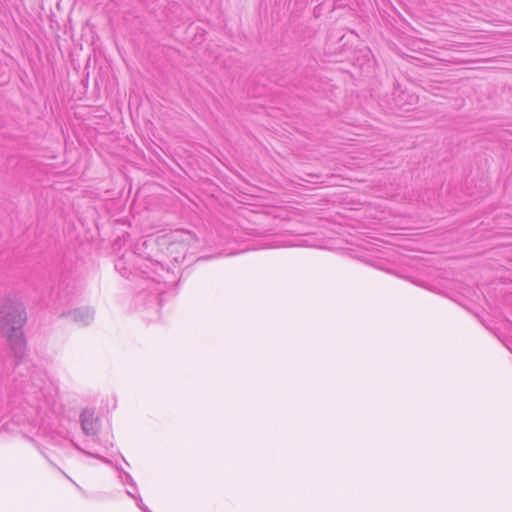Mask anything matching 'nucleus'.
Instances as JSON below:
<instances>
[{"label":"nucleus","instance_id":"nucleus-1","mask_svg":"<svg viewBox=\"0 0 512 512\" xmlns=\"http://www.w3.org/2000/svg\"><path fill=\"white\" fill-rule=\"evenodd\" d=\"M24 393L27 404L34 410L33 422L38 425L39 433L54 439V434H60L55 426L61 409L57 387L44 372L34 370Z\"/></svg>","mask_w":512,"mask_h":512},{"label":"nucleus","instance_id":"nucleus-2","mask_svg":"<svg viewBox=\"0 0 512 512\" xmlns=\"http://www.w3.org/2000/svg\"><path fill=\"white\" fill-rule=\"evenodd\" d=\"M25 322L26 312L21 302L7 299L0 306V332L6 335L9 347L17 360H22L26 351L22 331Z\"/></svg>","mask_w":512,"mask_h":512},{"label":"nucleus","instance_id":"nucleus-3","mask_svg":"<svg viewBox=\"0 0 512 512\" xmlns=\"http://www.w3.org/2000/svg\"><path fill=\"white\" fill-rule=\"evenodd\" d=\"M81 428L87 436H95L99 431L98 419L94 416V411L85 409L80 415Z\"/></svg>","mask_w":512,"mask_h":512},{"label":"nucleus","instance_id":"nucleus-4","mask_svg":"<svg viewBox=\"0 0 512 512\" xmlns=\"http://www.w3.org/2000/svg\"><path fill=\"white\" fill-rule=\"evenodd\" d=\"M68 315L75 323L85 326L93 320L94 313L89 308H79L69 312Z\"/></svg>","mask_w":512,"mask_h":512},{"label":"nucleus","instance_id":"nucleus-5","mask_svg":"<svg viewBox=\"0 0 512 512\" xmlns=\"http://www.w3.org/2000/svg\"><path fill=\"white\" fill-rule=\"evenodd\" d=\"M117 471L119 472V479L120 481L122 482V484H129L134 492H137L138 491V487H137V484L135 483L134 479L132 478V476L126 472L125 470H123L122 468H119L117 466H115Z\"/></svg>","mask_w":512,"mask_h":512},{"label":"nucleus","instance_id":"nucleus-6","mask_svg":"<svg viewBox=\"0 0 512 512\" xmlns=\"http://www.w3.org/2000/svg\"><path fill=\"white\" fill-rule=\"evenodd\" d=\"M282 246H307V247H310V246H314V244L310 243L306 239H301L295 243L274 242L272 244H269L266 247L267 248H276V247H282Z\"/></svg>","mask_w":512,"mask_h":512},{"label":"nucleus","instance_id":"nucleus-7","mask_svg":"<svg viewBox=\"0 0 512 512\" xmlns=\"http://www.w3.org/2000/svg\"><path fill=\"white\" fill-rule=\"evenodd\" d=\"M71 443L72 445L80 452H82L83 454L85 455H89V456H92V457H95L97 459H100L102 462H104L105 464H108V465H113L112 461L109 460L108 458L106 457H103V456H100V455H96V454H93V453H90L88 451H85L84 449H82L77 443H75L74 441L71 440Z\"/></svg>","mask_w":512,"mask_h":512},{"label":"nucleus","instance_id":"nucleus-8","mask_svg":"<svg viewBox=\"0 0 512 512\" xmlns=\"http://www.w3.org/2000/svg\"><path fill=\"white\" fill-rule=\"evenodd\" d=\"M71 443L72 445L80 452H82L83 454L85 455H89V456H92V457H95L97 459H100L102 462H104L105 464H108V465H113L112 461L109 460L108 458L106 457H103V456H100V455H96V454H93V453H90L88 451H85L84 449H82L77 443H75L74 441L71 440Z\"/></svg>","mask_w":512,"mask_h":512},{"label":"nucleus","instance_id":"nucleus-9","mask_svg":"<svg viewBox=\"0 0 512 512\" xmlns=\"http://www.w3.org/2000/svg\"><path fill=\"white\" fill-rule=\"evenodd\" d=\"M137 506L142 512H151L149 508L143 503L142 498L138 497L137 500Z\"/></svg>","mask_w":512,"mask_h":512},{"label":"nucleus","instance_id":"nucleus-10","mask_svg":"<svg viewBox=\"0 0 512 512\" xmlns=\"http://www.w3.org/2000/svg\"><path fill=\"white\" fill-rule=\"evenodd\" d=\"M126 492H127V494H128L130 497H132V498H133V499H135V500H137V498H138V497H140L139 495H136V494L133 492V490H127Z\"/></svg>","mask_w":512,"mask_h":512},{"label":"nucleus","instance_id":"nucleus-11","mask_svg":"<svg viewBox=\"0 0 512 512\" xmlns=\"http://www.w3.org/2000/svg\"><path fill=\"white\" fill-rule=\"evenodd\" d=\"M158 295H159V294H156V295L153 297V300H154L155 302H156V301H158Z\"/></svg>","mask_w":512,"mask_h":512},{"label":"nucleus","instance_id":"nucleus-12","mask_svg":"<svg viewBox=\"0 0 512 512\" xmlns=\"http://www.w3.org/2000/svg\"><path fill=\"white\" fill-rule=\"evenodd\" d=\"M122 459H123V462H125L127 465H129L124 457Z\"/></svg>","mask_w":512,"mask_h":512}]
</instances>
